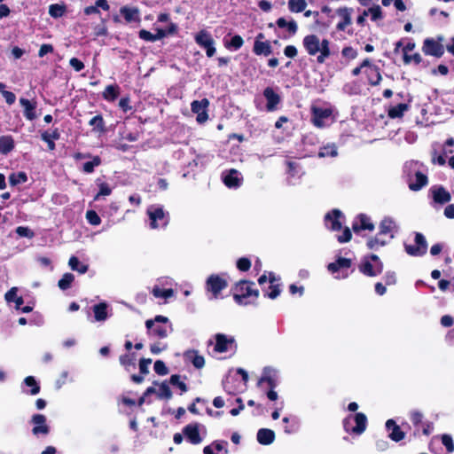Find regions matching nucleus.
<instances>
[{"mask_svg": "<svg viewBox=\"0 0 454 454\" xmlns=\"http://www.w3.org/2000/svg\"><path fill=\"white\" fill-rule=\"evenodd\" d=\"M302 45L309 56H317L319 64L325 63L331 55L330 42L316 35H308L302 40Z\"/></svg>", "mask_w": 454, "mask_h": 454, "instance_id": "nucleus-1", "label": "nucleus"}, {"mask_svg": "<svg viewBox=\"0 0 454 454\" xmlns=\"http://www.w3.org/2000/svg\"><path fill=\"white\" fill-rule=\"evenodd\" d=\"M254 283L241 280L233 287V298L239 305L253 304L259 296V291L254 288Z\"/></svg>", "mask_w": 454, "mask_h": 454, "instance_id": "nucleus-2", "label": "nucleus"}, {"mask_svg": "<svg viewBox=\"0 0 454 454\" xmlns=\"http://www.w3.org/2000/svg\"><path fill=\"white\" fill-rule=\"evenodd\" d=\"M146 214L150 220V227L157 229L165 227L168 223V213L160 205H151L147 207Z\"/></svg>", "mask_w": 454, "mask_h": 454, "instance_id": "nucleus-3", "label": "nucleus"}, {"mask_svg": "<svg viewBox=\"0 0 454 454\" xmlns=\"http://www.w3.org/2000/svg\"><path fill=\"white\" fill-rule=\"evenodd\" d=\"M343 424L346 431L360 434L366 429L367 418L364 413L358 412L345 419Z\"/></svg>", "mask_w": 454, "mask_h": 454, "instance_id": "nucleus-4", "label": "nucleus"}, {"mask_svg": "<svg viewBox=\"0 0 454 454\" xmlns=\"http://www.w3.org/2000/svg\"><path fill=\"white\" fill-rule=\"evenodd\" d=\"M380 235L387 236L388 239H393L399 231V225L397 222L390 217L385 216L379 225Z\"/></svg>", "mask_w": 454, "mask_h": 454, "instance_id": "nucleus-5", "label": "nucleus"}, {"mask_svg": "<svg viewBox=\"0 0 454 454\" xmlns=\"http://www.w3.org/2000/svg\"><path fill=\"white\" fill-rule=\"evenodd\" d=\"M312 113V123L317 128H324L327 126V121L332 116V110L330 108H321L313 106L311 108Z\"/></svg>", "mask_w": 454, "mask_h": 454, "instance_id": "nucleus-6", "label": "nucleus"}, {"mask_svg": "<svg viewBox=\"0 0 454 454\" xmlns=\"http://www.w3.org/2000/svg\"><path fill=\"white\" fill-rule=\"evenodd\" d=\"M208 105L209 101L207 98L194 100L191 104L192 112L197 115L196 121L200 124L206 122L208 119Z\"/></svg>", "mask_w": 454, "mask_h": 454, "instance_id": "nucleus-7", "label": "nucleus"}, {"mask_svg": "<svg viewBox=\"0 0 454 454\" xmlns=\"http://www.w3.org/2000/svg\"><path fill=\"white\" fill-rule=\"evenodd\" d=\"M225 286V280L215 274L210 275L206 281L207 290L212 294L214 298H217L218 294L224 289Z\"/></svg>", "mask_w": 454, "mask_h": 454, "instance_id": "nucleus-8", "label": "nucleus"}, {"mask_svg": "<svg viewBox=\"0 0 454 454\" xmlns=\"http://www.w3.org/2000/svg\"><path fill=\"white\" fill-rule=\"evenodd\" d=\"M31 422L34 425L32 433L34 435L43 434L47 435L50 432V427L46 423V417L43 414H35L31 418Z\"/></svg>", "mask_w": 454, "mask_h": 454, "instance_id": "nucleus-9", "label": "nucleus"}, {"mask_svg": "<svg viewBox=\"0 0 454 454\" xmlns=\"http://www.w3.org/2000/svg\"><path fill=\"white\" fill-rule=\"evenodd\" d=\"M344 218L342 213L334 209L325 216V225L332 231H340L341 229L342 219Z\"/></svg>", "mask_w": 454, "mask_h": 454, "instance_id": "nucleus-10", "label": "nucleus"}, {"mask_svg": "<svg viewBox=\"0 0 454 454\" xmlns=\"http://www.w3.org/2000/svg\"><path fill=\"white\" fill-rule=\"evenodd\" d=\"M423 51L427 55L441 57L443 54V47L433 39H426L423 45Z\"/></svg>", "mask_w": 454, "mask_h": 454, "instance_id": "nucleus-11", "label": "nucleus"}, {"mask_svg": "<svg viewBox=\"0 0 454 454\" xmlns=\"http://www.w3.org/2000/svg\"><path fill=\"white\" fill-rule=\"evenodd\" d=\"M336 13L340 17L341 20L337 24L339 31H344L348 26L352 22L351 13L352 9L348 7H341L337 9Z\"/></svg>", "mask_w": 454, "mask_h": 454, "instance_id": "nucleus-12", "label": "nucleus"}, {"mask_svg": "<svg viewBox=\"0 0 454 454\" xmlns=\"http://www.w3.org/2000/svg\"><path fill=\"white\" fill-rule=\"evenodd\" d=\"M408 184L411 191H419L427 184V176L419 171H416L413 176L409 177Z\"/></svg>", "mask_w": 454, "mask_h": 454, "instance_id": "nucleus-13", "label": "nucleus"}, {"mask_svg": "<svg viewBox=\"0 0 454 454\" xmlns=\"http://www.w3.org/2000/svg\"><path fill=\"white\" fill-rule=\"evenodd\" d=\"M352 229L355 232L361 230L373 231L374 224L371 222L370 217L365 215H359L352 224Z\"/></svg>", "mask_w": 454, "mask_h": 454, "instance_id": "nucleus-14", "label": "nucleus"}, {"mask_svg": "<svg viewBox=\"0 0 454 454\" xmlns=\"http://www.w3.org/2000/svg\"><path fill=\"white\" fill-rule=\"evenodd\" d=\"M390 239H386V236L380 235V231L374 236L367 239L366 246L371 250H379L380 247L388 244Z\"/></svg>", "mask_w": 454, "mask_h": 454, "instance_id": "nucleus-15", "label": "nucleus"}, {"mask_svg": "<svg viewBox=\"0 0 454 454\" xmlns=\"http://www.w3.org/2000/svg\"><path fill=\"white\" fill-rule=\"evenodd\" d=\"M263 95L267 100V105H266L267 110L268 111L275 110L277 105L280 101L279 96L270 87H267L264 90Z\"/></svg>", "mask_w": 454, "mask_h": 454, "instance_id": "nucleus-16", "label": "nucleus"}, {"mask_svg": "<svg viewBox=\"0 0 454 454\" xmlns=\"http://www.w3.org/2000/svg\"><path fill=\"white\" fill-rule=\"evenodd\" d=\"M383 270V264L381 262H379V264H376L374 267L372 264L365 261L360 266V271L363 272L364 275L374 277L378 274L381 273Z\"/></svg>", "mask_w": 454, "mask_h": 454, "instance_id": "nucleus-17", "label": "nucleus"}, {"mask_svg": "<svg viewBox=\"0 0 454 454\" xmlns=\"http://www.w3.org/2000/svg\"><path fill=\"white\" fill-rule=\"evenodd\" d=\"M279 278H277L274 273L269 272V282L270 291L266 294L270 299H276L281 292Z\"/></svg>", "mask_w": 454, "mask_h": 454, "instance_id": "nucleus-18", "label": "nucleus"}, {"mask_svg": "<svg viewBox=\"0 0 454 454\" xmlns=\"http://www.w3.org/2000/svg\"><path fill=\"white\" fill-rule=\"evenodd\" d=\"M386 427L388 431H391L389 437L395 442H399L404 438V433L400 429L393 419H388L386 422Z\"/></svg>", "mask_w": 454, "mask_h": 454, "instance_id": "nucleus-19", "label": "nucleus"}, {"mask_svg": "<svg viewBox=\"0 0 454 454\" xmlns=\"http://www.w3.org/2000/svg\"><path fill=\"white\" fill-rule=\"evenodd\" d=\"M20 103L24 108V115L29 120L33 121L36 118L35 109H36V102L29 101L26 98H20Z\"/></svg>", "mask_w": 454, "mask_h": 454, "instance_id": "nucleus-20", "label": "nucleus"}, {"mask_svg": "<svg viewBox=\"0 0 454 454\" xmlns=\"http://www.w3.org/2000/svg\"><path fill=\"white\" fill-rule=\"evenodd\" d=\"M256 438L260 444L269 445L274 442L275 433L271 429L262 428L257 432Z\"/></svg>", "mask_w": 454, "mask_h": 454, "instance_id": "nucleus-21", "label": "nucleus"}, {"mask_svg": "<svg viewBox=\"0 0 454 454\" xmlns=\"http://www.w3.org/2000/svg\"><path fill=\"white\" fill-rule=\"evenodd\" d=\"M184 434L188 438V440L193 444H198L202 441L200 436L198 425L186 426L184 429Z\"/></svg>", "mask_w": 454, "mask_h": 454, "instance_id": "nucleus-22", "label": "nucleus"}, {"mask_svg": "<svg viewBox=\"0 0 454 454\" xmlns=\"http://www.w3.org/2000/svg\"><path fill=\"white\" fill-rule=\"evenodd\" d=\"M108 305L106 302H100L93 306V313L95 320L98 322H104L107 319Z\"/></svg>", "mask_w": 454, "mask_h": 454, "instance_id": "nucleus-23", "label": "nucleus"}, {"mask_svg": "<svg viewBox=\"0 0 454 454\" xmlns=\"http://www.w3.org/2000/svg\"><path fill=\"white\" fill-rule=\"evenodd\" d=\"M275 372L270 368H265L262 378L258 381V386H262L263 383H267L270 388H274L277 386V380L275 378Z\"/></svg>", "mask_w": 454, "mask_h": 454, "instance_id": "nucleus-24", "label": "nucleus"}, {"mask_svg": "<svg viewBox=\"0 0 454 454\" xmlns=\"http://www.w3.org/2000/svg\"><path fill=\"white\" fill-rule=\"evenodd\" d=\"M361 67H362V68L368 67L369 68V72L375 74V80H372V78H370V84L371 85L375 86V85L380 84V81L382 80V77H381V74L380 73L379 67H377L376 66L372 65L371 61L368 59H364L363 61V63L361 64Z\"/></svg>", "mask_w": 454, "mask_h": 454, "instance_id": "nucleus-25", "label": "nucleus"}, {"mask_svg": "<svg viewBox=\"0 0 454 454\" xmlns=\"http://www.w3.org/2000/svg\"><path fill=\"white\" fill-rule=\"evenodd\" d=\"M18 288L12 287L4 295V299L7 302H14L16 309H20L21 305L24 303L23 298L17 295Z\"/></svg>", "mask_w": 454, "mask_h": 454, "instance_id": "nucleus-26", "label": "nucleus"}, {"mask_svg": "<svg viewBox=\"0 0 454 454\" xmlns=\"http://www.w3.org/2000/svg\"><path fill=\"white\" fill-rule=\"evenodd\" d=\"M433 197L435 202L446 203L451 199L450 194L442 187H435L432 189Z\"/></svg>", "mask_w": 454, "mask_h": 454, "instance_id": "nucleus-27", "label": "nucleus"}, {"mask_svg": "<svg viewBox=\"0 0 454 454\" xmlns=\"http://www.w3.org/2000/svg\"><path fill=\"white\" fill-rule=\"evenodd\" d=\"M254 52L256 55H270L272 52L270 43L267 41L263 42L260 40H255L254 45Z\"/></svg>", "mask_w": 454, "mask_h": 454, "instance_id": "nucleus-28", "label": "nucleus"}, {"mask_svg": "<svg viewBox=\"0 0 454 454\" xmlns=\"http://www.w3.org/2000/svg\"><path fill=\"white\" fill-rule=\"evenodd\" d=\"M243 183V176L236 169H229V189L239 188Z\"/></svg>", "mask_w": 454, "mask_h": 454, "instance_id": "nucleus-29", "label": "nucleus"}, {"mask_svg": "<svg viewBox=\"0 0 454 454\" xmlns=\"http://www.w3.org/2000/svg\"><path fill=\"white\" fill-rule=\"evenodd\" d=\"M14 148V140L11 136H1L0 137V153L2 154H7L12 152Z\"/></svg>", "mask_w": 454, "mask_h": 454, "instance_id": "nucleus-30", "label": "nucleus"}, {"mask_svg": "<svg viewBox=\"0 0 454 454\" xmlns=\"http://www.w3.org/2000/svg\"><path fill=\"white\" fill-rule=\"evenodd\" d=\"M227 349V338L224 334L218 333L215 335V342L214 343L213 352L215 354L223 353Z\"/></svg>", "mask_w": 454, "mask_h": 454, "instance_id": "nucleus-31", "label": "nucleus"}, {"mask_svg": "<svg viewBox=\"0 0 454 454\" xmlns=\"http://www.w3.org/2000/svg\"><path fill=\"white\" fill-rule=\"evenodd\" d=\"M42 139L47 143L49 150L52 151L55 149L54 140L59 138V133L58 129H54L51 132L45 131L41 136Z\"/></svg>", "mask_w": 454, "mask_h": 454, "instance_id": "nucleus-32", "label": "nucleus"}, {"mask_svg": "<svg viewBox=\"0 0 454 454\" xmlns=\"http://www.w3.org/2000/svg\"><path fill=\"white\" fill-rule=\"evenodd\" d=\"M408 109L409 106L407 104L401 103L390 107L387 111V114L392 119L401 118Z\"/></svg>", "mask_w": 454, "mask_h": 454, "instance_id": "nucleus-33", "label": "nucleus"}, {"mask_svg": "<svg viewBox=\"0 0 454 454\" xmlns=\"http://www.w3.org/2000/svg\"><path fill=\"white\" fill-rule=\"evenodd\" d=\"M121 13L128 22L139 20L138 10L136 8L122 7Z\"/></svg>", "mask_w": 454, "mask_h": 454, "instance_id": "nucleus-34", "label": "nucleus"}, {"mask_svg": "<svg viewBox=\"0 0 454 454\" xmlns=\"http://www.w3.org/2000/svg\"><path fill=\"white\" fill-rule=\"evenodd\" d=\"M185 356L188 359H190L192 364L198 369L202 368L205 364L204 357L202 356L198 355L197 352L194 350L187 351L185 353Z\"/></svg>", "mask_w": 454, "mask_h": 454, "instance_id": "nucleus-35", "label": "nucleus"}, {"mask_svg": "<svg viewBox=\"0 0 454 454\" xmlns=\"http://www.w3.org/2000/svg\"><path fill=\"white\" fill-rule=\"evenodd\" d=\"M337 147L334 144H329L320 148L318 152V157H335L337 156Z\"/></svg>", "mask_w": 454, "mask_h": 454, "instance_id": "nucleus-36", "label": "nucleus"}, {"mask_svg": "<svg viewBox=\"0 0 454 454\" xmlns=\"http://www.w3.org/2000/svg\"><path fill=\"white\" fill-rule=\"evenodd\" d=\"M149 330L150 333L153 334L156 337L163 339L168 335V333L172 332V326L171 325H169L168 326H160L154 325V326H153V328Z\"/></svg>", "mask_w": 454, "mask_h": 454, "instance_id": "nucleus-37", "label": "nucleus"}, {"mask_svg": "<svg viewBox=\"0 0 454 454\" xmlns=\"http://www.w3.org/2000/svg\"><path fill=\"white\" fill-rule=\"evenodd\" d=\"M195 40L198 44L204 48L209 46L210 44H213L214 43L211 35L206 31H200L195 36Z\"/></svg>", "mask_w": 454, "mask_h": 454, "instance_id": "nucleus-38", "label": "nucleus"}, {"mask_svg": "<svg viewBox=\"0 0 454 454\" xmlns=\"http://www.w3.org/2000/svg\"><path fill=\"white\" fill-rule=\"evenodd\" d=\"M69 267L81 274L85 273L88 270V266L80 262L79 259L75 256H72L68 262Z\"/></svg>", "mask_w": 454, "mask_h": 454, "instance_id": "nucleus-39", "label": "nucleus"}, {"mask_svg": "<svg viewBox=\"0 0 454 454\" xmlns=\"http://www.w3.org/2000/svg\"><path fill=\"white\" fill-rule=\"evenodd\" d=\"M307 3L305 0H289L288 8L292 12H301L306 9Z\"/></svg>", "mask_w": 454, "mask_h": 454, "instance_id": "nucleus-40", "label": "nucleus"}, {"mask_svg": "<svg viewBox=\"0 0 454 454\" xmlns=\"http://www.w3.org/2000/svg\"><path fill=\"white\" fill-rule=\"evenodd\" d=\"M277 25L281 28L286 27L287 30L292 34H295L298 28L297 24L294 20L287 21L284 18H279L277 20Z\"/></svg>", "mask_w": 454, "mask_h": 454, "instance_id": "nucleus-41", "label": "nucleus"}, {"mask_svg": "<svg viewBox=\"0 0 454 454\" xmlns=\"http://www.w3.org/2000/svg\"><path fill=\"white\" fill-rule=\"evenodd\" d=\"M119 94V89L115 85H108L103 92V97L108 101H114L116 99Z\"/></svg>", "mask_w": 454, "mask_h": 454, "instance_id": "nucleus-42", "label": "nucleus"}, {"mask_svg": "<svg viewBox=\"0 0 454 454\" xmlns=\"http://www.w3.org/2000/svg\"><path fill=\"white\" fill-rule=\"evenodd\" d=\"M27 176L25 172L12 173L9 176V182L11 185H17L27 182Z\"/></svg>", "mask_w": 454, "mask_h": 454, "instance_id": "nucleus-43", "label": "nucleus"}, {"mask_svg": "<svg viewBox=\"0 0 454 454\" xmlns=\"http://www.w3.org/2000/svg\"><path fill=\"white\" fill-rule=\"evenodd\" d=\"M74 279V276L72 273H65L59 280L58 286L61 290H67L70 287Z\"/></svg>", "mask_w": 454, "mask_h": 454, "instance_id": "nucleus-44", "label": "nucleus"}, {"mask_svg": "<svg viewBox=\"0 0 454 454\" xmlns=\"http://www.w3.org/2000/svg\"><path fill=\"white\" fill-rule=\"evenodd\" d=\"M157 395L160 399H170L172 397L171 390L166 382H162L159 385Z\"/></svg>", "mask_w": 454, "mask_h": 454, "instance_id": "nucleus-45", "label": "nucleus"}, {"mask_svg": "<svg viewBox=\"0 0 454 454\" xmlns=\"http://www.w3.org/2000/svg\"><path fill=\"white\" fill-rule=\"evenodd\" d=\"M89 124L98 132H103L105 130V123L101 115L94 116L92 119H90Z\"/></svg>", "mask_w": 454, "mask_h": 454, "instance_id": "nucleus-46", "label": "nucleus"}, {"mask_svg": "<svg viewBox=\"0 0 454 454\" xmlns=\"http://www.w3.org/2000/svg\"><path fill=\"white\" fill-rule=\"evenodd\" d=\"M153 294L157 298H164L168 299L174 295V291L172 289H160L157 286L153 288Z\"/></svg>", "mask_w": 454, "mask_h": 454, "instance_id": "nucleus-47", "label": "nucleus"}, {"mask_svg": "<svg viewBox=\"0 0 454 454\" xmlns=\"http://www.w3.org/2000/svg\"><path fill=\"white\" fill-rule=\"evenodd\" d=\"M223 450V445L221 442H215L211 445L205 447L203 452L204 454H213L215 451L216 454H222Z\"/></svg>", "mask_w": 454, "mask_h": 454, "instance_id": "nucleus-48", "label": "nucleus"}, {"mask_svg": "<svg viewBox=\"0 0 454 454\" xmlns=\"http://www.w3.org/2000/svg\"><path fill=\"white\" fill-rule=\"evenodd\" d=\"M24 383L27 387H31V390H30V394L31 395H35L39 393L40 387H39V385L37 384V382L35 381V378L33 376H27V378H25Z\"/></svg>", "mask_w": 454, "mask_h": 454, "instance_id": "nucleus-49", "label": "nucleus"}, {"mask_svg": "<svg viewBox=\"0 0 454 454\" xmlns=\"http://www.w3.org/2000/svg\"><path fill=\"white\" fill-rule=\"evenodd\" d=\"M100 163V158L98 156H95L91 161H87L83 164V171L86 173H91L94 171V168L99 166Z\"/></svg>", "mask_w": 454, "mask_h": 454, "instance_id": "nucleus-50", "label": "nucleus"}, {"mask_svg": "<svg viewBox=\"0 0 454 454\" xmlns=\"http://www.w3.org/2000/svg\"><path fill=\"white\" fill-rule=\"evenodd\" d=\"M169 381L172 385L176 386L182 391V393H185L187 391V386L184 381L180 380L179 375H172Z\"/></svg>", "mask_w": 454, "mask_h": 454, "instance_id": "nucleus-51", "label": "nucleus"}, {"mask_svg": "<svg viewBox=\"0 0 454 454\" xmlns=\"http://www.w3.org/2000/svg\"><path fill=\"white\" fill-rule=\"evenodd\" d=\"M64 7L59 4H51L49 8L50 15L54 18L61 17L64 14Z\"/></svg>", "mask_w": 454, "mask_h": 454, "instance_id": "nucleus-52", "label": "nucleus"}, {"mask_svg": "<svg viewBox=\"0 0 454 454\" xmlns=\"http://www.w3.org/2000/svg\"><path fill=\"white\" fill-rule=\"evenodd\" d=\"M415 243L416 246L421 250L423 248V254H425L427 249V243L425 239V237L421 234L417 232L415 235Z\"/></svg>", "mask_w": 454, "mask_h": 454, "instance_id": "nucleus-53", "label": "nucleus"}, {"mask_svg": "<svg viewBox=\"0 0 454 454\" xmlns=\"http://www.w3.org/2000/svg\"><path fill=\"white\" fill-rule=\"evenodd\" d=\"M111 192H112L111 187L106 183H101L99 184V192L95 196L94 200H99V198L101 196H108L111 194Z\"/></svg>", "mask_w": 454, "mask_h": 454, "instance_id": "nucleus-54", "label": "nucleus"}, {"mask_svg": "<svg viewBox=\"0 0 454 454\" xmlns=\"http://www.w3.org/2000/svg\"><path fill=\"white\" fill-rule=\"evenodd\" d=\"M155 323L167 324L168 323V318L164 316H156L154 319L146 320L145 326L147 329H152Z\"/></svg>", "mask_w": 454, "mask_h": 454, "instance_id": "nucleus-55", "label": "nucleus"}, {"mask_svg": "<svg viewBox=\"0 0 454 454\" xmlns=\"http://www.w3.org/2000/svg\"><path fill=\"white\" fill-rule=\"evenodd\" d=\"M365 11L368 12V15H371V19L374 21L382 18L381 9L379 5L372 6Z\"/></svg>", "mask_w": 454, "mask_h": 454, "instance_id": "nucleus-56", "label": "nucleus"}, {"mask_svg": "<svg viewBox=\"0 0 454 454\" xmlns=\"http://www.w3.org/2000/svg\"><path fill=\"white\" fill-rule=\"evenodd\" d=\"M422 60V58L419 53H414V54H405L403 56V62L408 65L411 62L415 64H419Z\"/></svg>", "mask_w": 454, "mask_h": 454, "instance_id": "nucleus-57", "label": "nucleus"}, {"mask_svg": "<svg viewBox=\"0 0 454 454\" xmlns=\"http://www.w3.org/2000/svg\"><path fill=\"white\" fill-rule=\"evenodd\" d=\"M86 218L88 220V222L92 224V225H98L100 223H101V219L100 217L98 216V215L93 211V210H90V211H87L86 213Z\"/></svg>", "mask_w": 454, "mask_h": 454, "instance_id": "nucleus-58", "label": "nucleus"}, {"mask_svg": "<svg viewBox=\"0 0 454 454\" xmlns=\"http://www.w3.org/2000/svg\"><path fill=\"white\" fill-rule=\"evenodd\" d=\"M237 373L241 376V380H240L239 386L236 387V389H241L242 390L247 386V382L248 380V374H247V372L245 370H243L241 368L237 370Z\"/></svg>", "mask_w": 454, "mask_h": 454, "instance_id": "nucleus-59", "label": "nucleus"}, {"mask_svg": "<svg viewBox=\"0 0 454 454\" xmlns=\"http://www.w3.org/2000/svg\"><path fill=\"white\" fill-rule=\"evenodd\" d=\"M404 247H405L406 253L410 255L421 256L424 254L423 248H421V250H420L416 245L415 246L405 245Z\"/></svg>", "mask_w": 454, "mask_h": 454, "instance_id": "nucleus-60", "label": "nucleus"}, {"mask_svg": "<svg viewBox=\"0 0 454 454\" xmlns=\"http://www.w3.org/2000/svg\"><path fill=\"white\" fill-rule=\"evenodd\" d=\"M442 442L446 447L448 452L454 451V442L450 435L443 434L442 436Z\"/></svg>", "mask_w": 454, "mask_h": 454, "instance_id": "nucleus-61", "label": "nucleus"}, {"mask_svg": "<svg viewBox=\"0 0 454 454\" xmlns=\"http://www.w3.org/2000/svg\"><path fill=\"white\" fill-rule=\"evenodd\" d=\"M16 233L20 237H26L28 239H32L34 237V232L28 227H25V226L17 227Z\"/></svg>", "mask_w": 454, "mask_h": 454, "instance_id": "nucleus-62", "label": "nucleus"}, {"mask_svg": "<svg viewBox=\"0 0 454 454\" xmlns=\"http://www.w3.org/2000/svg\"><path fill=\"white\" fill-rule=\"evenodd\" d=\"M153 368L155 372L158 373L159 375H166L168 372L167 366L160 360H158L154 363Z\"/></svg>", "mask_w": 454, "mask_h": 454, "instance_id": "nucleus-63", "label": "nucleus"}, {"mask_svg": "<svg viewBox=\"0 0 454 454\" xmlns=\"http://www.w3.org/2000/svg\"><path fill=\"white\" fill-rule=\"evenodd\" d=\"M251 267V262L247 258H240L237 262V268L241 271H247Z\"/></svg>", "mask_w": 454, "mask_h": 454, "instance_id": "nucleus-64", "label": "nucleus"}]
</instances>
